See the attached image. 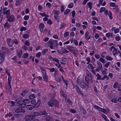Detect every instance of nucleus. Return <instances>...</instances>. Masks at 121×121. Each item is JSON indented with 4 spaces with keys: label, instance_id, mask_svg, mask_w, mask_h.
I'll return each instance as SVG.
<instances>
[{
    "label": "nucleus",
    "instance_id": "2f4dec72",
    "mask_svg": "<svg viewBox=\"0 0 121 121\" xmlns=\"http://www.w3.org/2000/svg\"><path fill=\"white\" fill-rule=\"evenodd\" d=\"M48 104L49 106L52 107L54 105V103L52 101H51L48 102Z\"/></svg>",
    "mask_w": 121,
    "mask_h": 121
},
{
    "label": "nucleus",
    "instance_id": "e433bc0d",
    "mask_svg": "<svg viewBox=\"0 0 121 121\" xmlns=\"http://www.w3.org/2000/svg\"><path fill=\"white\" fill-rule=\"evenodd\" d=\"M117 51V50L115 48L113 49L112 51V53L113 56H115L116 55V53Z\"/></svg>",
    "mask_w": 121,
    "mask_h": 121
},
{
    "label": "nucleus",
    "instance_id": "a878e982",
    "mask_svg": "<svg viewBox=\"0 0 121 121\" xmlns=\"http://www.w3.org/2000/svg\"><path fill=\"white\" fill-rule=\"evenodd\" d=\"M87 67L89 69L91 70L95 68V67L93 66L92 64H90L88 65Z\"/></svg>",
    "mask_w": 121,
    "mask_h": 121
},
{
    "label": "nucleus",
    "instance_id": "bb28decb",
    "mask_svg": "<svg viewBox=\"0 0 121 121\" xmlns=\"http://www.w3.org/2000/svg\"><path fill=\"white\" fill-rule=\"evenodd\" d=\"M112 14L110 11H109L108 12V16L110 20H112L113 19Z\"/></svg>",
    "mask_w": 121,
    "mask_h": 121
},
{
    "label": "nucleus",
    "instance_id": "2eb2a0df",
    "mask_svg": "<svg viewBox=\"0 0 121 121\" xmlns=\"http://www.w3.org/2000/svg\"><path fill=\"white\" fill-rule=\"evenodd\" d=\"M35 117L33 115H27L26 116V119H30L31 121L35 118Z\"/></svg>",
    "mask_w": 121,
    "mask_h": 121
},
{
    "label": "nucleus",
    "instance_id": "13d9d810",
    "mask_svg": "<svg viewBox=\"0 0 121 121\" xmlns=\"http://www.w3.org/2000/svg\"><path fill=\"white\" fill-rule=\"evenodd\" d=\"M54 65L56 66L57 67V68H59L61 67V65L59 63L54 64Z\"/></svg>",
    "mask_w": 121,
    "mask_h": 121
},
{
    "label": "nucleus",
    "instance_id": "ddd939ff",
    "mask_svg": "<svg viewBox=\"0 0 121 121\" xmlns=\"http://www.w3.org/2000/svg\"><path fill=\"white\" fill-rule=\"evenodd\" d=\"M10 10L9 9L8 10L5 12H3V13L4 14L7 15L6 17V18H8L9 17V16L10 15Z\"/></svg>",
    "mask_w": 121,
    "mask_h": 121
},
{
    "label": "nucleus",
    "instance_id": "37998d69",
    "mask_svg": "<svg viewBox=\"0 0 121 121\" xmlns=\"http://www.w3.org/2000/svg\"><path fill=\"white\" fill-rule=\"evenodd\" d=\"M26 28L25 27L22 26L21 27L20 29V31L21 32H23L26 31Z\"/></svg>",
    "mask_w": 121,
    "mask_h": 121
},
{
    "label": "nucleus",
    "instance_id": "f03ea898",
    "mask_svg": "<svg viewBox=\"0 0 121 121\" xmlns=\"http://www.w3.org/2000/svg\"><path fill=\"white\" fill-rule=\"evenodd\" d=\"M47 44L49 47L51 49H53L54 48V49L55 48H57V42L56 40H53L52 39H50V40L47 43Z\"/></svg>",
    "mask_w": 121,
    "mask_h": 121
},
{
    "label": "nucleus",
    "instance_id": "603ef678",
    "mask_svg": "<svg viewBox=\"0 0 121 121\" xmlns=\"http://www.w3.org/2000/svg\"><path fill=\"white\" fill-rule=\"evenodd\" d=\"M28 54L27 53H24L22 56V57L24 58H26L28 57Z\"/></svg>",
    "mask_w": 121,
    "mask_h": 121
},
{
    "label": "nucleus",
    "instance_id": "5701e85b",
    "mask_svg": "<svg viewBox=\"0 0 121 121\" xmlns=\"http://www.w3.org/2000/svg\"><path fill=\"white\" fill-rule=\"evenodd\" d=\"M40 68L41 70L42 74H46V70L42 66H41L40 67Z\"/></svg>",
    "mask_w": 121,
    "mask_h": 121
},
{
    "label": "nucleus",
    "instance_id": "4c0bfd02",
    "mask_svg": "<svg viewBox=\"0 0 121 121\" xmlns=\"http://www.w3.org/2000/svg\"><path fill=\"white\" fill-rule=\"evenodd\" d=\"M35 97V96L33 94H32L30 95L29 96V98L31 99L34 98Z\"/></svg>",
    "mask_w": 121,
    "mask_h": 121
},
{
    "label": "nucleus",
    "instance_id": "c85d7f7f",
    "mask_svg": "<svg viewBox=\"0 0 121 121\" xmlns=\"http://www.w3.org/2000/svg\"><path fill=\"white\" fill-rule=\"evenodd\" d=\"M41 113V115H44L45 116H46L48 114V113H47L45 111H42L40 112Z\"/></svg>",
    "mask_w": 121,
    "mask_h": 121
},
{
    "label": "nucleus",
    "instance_id": "7c9ffc66",
    "mask_svg": "<svg viewBox=\"0 0 121 121\" xmlns=\"http://www.w3.org/2000/svg\"><path fill=\"white\" fill-rule=\"evenodd\" d=\"M54 104L56 107L59 108V104L58 101L56 100H55Z\"/></svg>",
    "mask_w": 121,
    "mask_h": 121
},
{
    "label": "nucleus",
    "instance_id": "c756f323",
    "mask_svg": "<svg viewBox=\"0 0 121 121\" xmlns=\"http://www.w3.org/2000/svg\"><path fill=\"white\" fill-rule=\"evenodd\" d=\"M6 73H7L8 76V81L11 80V77L10 75V73H8V71H6Z\"/></svg>",
    "mask_w": 121,
    "mask_h": 121
},
{
    "label": "nucleus",
    "instance_id": "cd10ccee",
    "mask_svg": "<svg viewBox=\"0 0 121 121\" xmlns=\"http://www.w3.org/2000/svg\"><path fill=\"white\" fill-rule=\"evenodd\" d=\"M22 102L26 104H28L30 102V100L28 99H25L22 100Z\"/></svg>",
    "mask_w": 121,
    "mask_h": 121
},
{
    "label": "nucleus",
    "instance_id": "473e14b6",
    "mask_svg": "<svg viewBox=\"0 0 121 121\" xmlns=\"http://www.w3.org/2000/svg\"><path fill=\"white\" fill-rule=\"evenodd\" d=\"M28 92L27 91H23L21 94V95L23 96H24L28 94Z\"/></svg>",
    "mask_w": 121,
    "mask_h": 121
},
{
    "label": "nucleus",
    "instance_id": "58836bf2",
    "mask_svg": "<svg viewBox=\"0 0 121 121\" xmlns=\"http://www.w3.org/2000/svg\"><path fill=\"white\" fill-rule=\"evenodd\" d=\"M105 35L108 38H109L110 37H112V34H111L110 33H107Z\"/></svg>",
    "mask_w": 121,
    "mask_h": 121
},
{
    "label": "nucleus",
    "instance_id": "393cba45",
    "mask_svg": "<svg viewBox=\"0 0 121 121\" xmlns=\"http://www.w3.org/2000/svg\"><path fill=\"white\" fill-rule=\"evenodd\" d=\"M59 74L58 71L56 70L54 71V76L55 78V79L56 78V76Z\"/></svg>",
    "mask_w": 121,
    "mask_h": 121
},
{
    "label": "nucleus",
    "instance_id": "a18cd8bd",
    "mask_svg": "<svg viewBox=\"0 0 121 121\" xmlns=\"http://www.w3.org/2000/svg\"><path fill=\"white\" fill-rule=\"evenodd\" d=\"M96 76H97V79L98 80H102V78L101 76L99 73H98Z\"/></svg>",
    "mask_w": 121,
    "mask_h": 121
},
{
    "label": "nucleus",
    "instance_id": "680f3d73",
    "mask_svg": "<svg viewBox=\"0 0 121 121\" xmlns=\"http://www.w3.org/2000/svg\"><path fill=\"white\" fill-rule=\"evenodd\" d=\"M109 4L110 6L112 7H115L116 6L115 3H114L111 2Z\"/></svg>",
    "mask_w": 121,
    "mask_h": 121
},
{
    "label": "nucleus",
    "instance_id": "052dcab7",
    "mask_svg": "<svg viewBox=\"0 0 121 121\" xmlns=\"http://www.w3.org/2000/svg\"><path fill=\"white\" fill-rule=\"evenodd\" d=\"M55 79L56 81L57 82H60L61 81V79L60 77L59 78H55Z\"/></svg>",
    "mask_w": 121,
    "mask_h": 121
},
{
    "label": "nucleus",
    "instance_id": "49530a36",
    "mask_svg": "<svg viewBox=\"0 0 121 121\" xmlns=\"http://www.w3.org/2000/svg\"><path fill=\"white\" fill-rule=\"evenodd\" d=\"M117 98H114L112 99L111 100L112 102L114 103H117Z\"/></svg>",
    "mask_w": 121,
    "mask_h": 121
},
{
    "label": "nucleus",
    "instance_id": "8fccbe9b",
    "mask_svg": "<svg viewBox=\"0 0 121 121\" xmlns=\"http://www.w3.org/2000/svg\"><path fill=\"white\" fill-rule=\"evenodd\" d=\"M69 9H67L64 12V14L65 15H66L69 14L70 12Z\"/></svg>",
    "mask_w": 121,
    "mask_h": 121
},
{
    "label": "nucleus",
    "instance_id": "39448f33",
    "mask_svg": "<svg viewBox=\"0 0 121 121\" xmlns=\"http://www.w3.org/2000/svg\"><path fill=\"white\" fill-rule=\"evenodd\" d=\"M11 80L8 81V86L6 87V91L9 94H11L12 91V88L11 85H10L11 82Z\"/></svg>",
    "mask_w": 121,
    "mask_h": 121
},
{
    "label": "nucleus",
    "instance_id": "79ce46f5",
    "mask_svg": "<svg viewBox=\"0 0 121 121\" xmlns=\"http://www.w3.org/2000/svg\"><path fill=\"white\" fill-rule=\"evenodd\" d=\"M106 59L108 60L111 61L113 59L110 56H107L106 57Z\"/></svg>",
    "mask_w": 121,
    "mask_h": 121
},
{
    "label": "nucleus",
    "instance_id": "c03bdc74",
    "mask_svg": "<svg viewBox=\"0 0 121 121\" xmlns=\"http://www.w3.org/2000/svg\"><path fill=\"white\" fill-rule=\"evenodd\" d=\"M118 83L117 82H116L113 84V87L115 88L116 89L117 87V86H118Z\"/></svg>",
    "mask_w": 121,
    "mask_h": 121
},
{
    "label": "nucleus",
    "instance_id": "69168bd1",
    "mask_svg": "<svg viewBox=\"0 0 121 121\" xmlns=\"http://www.w3.org/2000/svg\"><path fill=\"white\" fill-rule=\"evenodd\" d=\"M99 60L103 63H104L105 62L104 59L102 58H100L99 59Z\"/></svg>",
    "mask_w": 121,
    "mask_h": 121
},
{
    "label": "nucleus",
    "instance_id": "4468645a",
    "mask_svg": "<svg viewBox=\"0 0 121 121\" xmlns=\"http://www.w3.org/2000/svg\"><path fill=\"white\" fill-rule=\"evenodd\" d=\"M1 51L3 52L4 54L7 53L9 51V50L6 47H2L1 48Z\"/></svg>",
    "mask_w": 121,
    "mask_h": 121
},
{
    "label": "nucleus",
    "instance_id": "4be33fe9",
    "mask_svg": "<svg viewBox=\"0 0 121 121\" xmlns=\"http://www.w3.org/2000/svg\"><path fill=\"white\" fill-rule=\"evenodd\" d=\"M52 12L54 15H59L60 13V11L57 10H54Z\"/></svg>",
    "mask_w": 121,
    "mask_h": 121
},
{
    "label": "nucleus",
    "instance_id": "aec40b11",
    "mask_svg": "<svg viewBox=\"0 0 121 121\" xmlns=\"http://www.w3.org/2000/svg\"><path fill=\"white\" fill-rule=\"evenodd\" d=\"M34 106L32 105H28L26 106V108L28 110H32L34 108Z\"/></svg>",
    "mask_w": 121,
    "mask_h": 121
},
{
    "label": "nucleus",
    "instance_id": "4d7b16f0",
    "mask_svg": "<svg viewBox=\"0 0 121 121\" xmlns=\"http://www.w3.org/2000/svg\"><path fill=\"white\" fill-rule=\"evenodd\" d=\"M48 49H45L43 50L41 52L43 54H44L45 53H46L48 51Z\"/></svg>",
    "mask_w": 121,
    "mask_h": 121
},
{
    "label": "nucleus",
    "instance_id": "6e6552de",
    "mask_svg": "<svg viewBox=\"0 0 121 121\" xmlns=\"http://www.w3.org/2000/svg\"><path fill=\"white\" fill-rule=\"evenodd\" d=\"M7 21L9 22H12L14 21L15 19L14 16L13 15H10L9 16V17L8 18Z\"/></svg>",
    "mask_w": 121,
    "mask_h": 121
},
{
    "label": "nucleus",
    "instance_id": "a19ab883",
    "mask_svg": "<svg viewBox=\"0 0 121 121\" xmlns=\"http://www.w3.org/2000/svg\"><path fill=\"white\" fill-rule=\"evenodd\" d=\"M22 37L24 39H27L29 37V36L28 34H25L23 35Z\"/></svg>",
    "mask_w": 121,
    "mask_h": 121
},
{
    "label": "nucleus",
    "instance_id": "1a4fd4ad",
    "mask_svg": "<svg viewBox=\"0 0 121 121\" xmlns=\"http://www.w3.org/2000/svg\"><path fill=\"white\" fill-rule=\"evenodd\" d=\"M89 33L88 31H86L85 34V38L86 39V41H88L90 39L91 37L89 36Z\"/></svg>",
    "mask_w": 121,
    "mask_h": 121
},
{
    "label": "nucleus",
    "instance_id": "7ed1b4c3",
    "mask_svg": "<svg viewBox=\"0 0 121 121\" xmlns=\"http://www.w3.org/2000/svg\"><path fill=\"white\" fill-rule=\"evenodd\" d=\"M31 103L32 104H35V108H37L39 106L40 104V100L39 99H38L37 102L36 103V101L35 99H33L31 101Z\"/></svg>",
    "mask_w": 121,
    "mask_h": 121
},
{
    "label": "nucleus",
    "instance_id": "9b49d317",
    "mask_svg": "<svg viewBox=\"0 0 121 121\" xmlns=\"http://www.w3.org/2000/svg\"><path fill=\"white\" fill-rule=\"evenodd\" d=\"M59 15H54V17L56 21L59 22L60 20V16H59Z\"/></svg>",
    "mask_w": 121,
    "mask_h": 121
},
{
    "label": "nucleus",
    "instance_id": "412c9836",
    "mask_svg": "<svg viewBox=\"0 0 121 121\" xmlns=\"http://www.w3.org/2000/svg\"><path fill=\"white\" fill-rule=\"evenodd\" d=\"M75 89L77 91V92L79 94L82 95L83 94L82 93L81 91H80V89L79 87L77 86H76Z\"/></svg>",
    "mask_w": 121,
    "mask_h": 121
},
{
    "label": "nucleus",
    "instance_id": "5fc2aeb1",
    "mask_svg": "<svg viewBox=\"0 0 121 121\" xmlns=\"http://www.w3.org/2000/svg\"><path fill=\"white\" fill-rule=\"evenodd\" d=\"M39 14L42 16H45L46 17H48V15L46 14L45 13H40Z\"/></svg>",
    "mask_w": 121,
    "mask_h": 121
},
{
    "label": "nucleus",
    "instance_id": "f8f14e48",
    "mask_svg": "<svg viewBox=\"0 0 121 121\" xmlns=\"http://www.w3.org/2000/svg\"><path fill=\"white\" fill-rule=\"evenodd\" d=\"M4 59V54L0 52V64H1Z\"/></svg>",
    "mask_w": 121,
    "mask_h": 121
},
{
    "label": "nucleus",
    "instance_id": "c9c22d12",
    "mask_svg": "<svg viewBox=\"0 0 121 121\" xmlns=\"http://www.w3.org/2000/svg\"><path fill=\"white\" fill-rule=\"evenodd\" d=\"M4 26V27L7 28H9L10 27L9 24L8 22L5 23Z\"/></svg>",
    "mask_w": 121,
    "mask_h": 121
},
{
    "label": "nucleus",
    "instance_id": "6e6d98bb",
    "mask_svg": "<svg viewBox=\"0 0 121 121\" xmlns=\"http://www.w3.org/2000/svg\"><path fill=\"white\" fill-rule=\"evenodd\" d=\"M97 64L98 65V67L101 69L102 68V65L101 64L100 62H98Z\"/></svg>",
    "mask_w": 121,
    "mask_h": 121
},
{
    "label": "nucleus",
    "instance_id": "f704fd0d",
    "mask_svg": "<svg viewBox=\"0 0 121 121\" xmlns=\"http://www.w3.org/2000/svg\"><path fill=\"white\" fill-rule=\"evenodd\" d=\"M60 93L61 95L64 97H65V100H66V99H67V98L66 97V94L64 93V92L62 91H60Z\"/></svg>",
    "mask_w": 121,
    "mask_h": 121
},
{
    "label": "nucleus",
    "instance_id": "774afa93",
    "mask_svg": "<svg viewBox=\"0 0 121 121\" xmlns=\"http://www.w3.org/2000/svg\"><path fill=\"white\" fill-rule=\"evenodd\" d=\"M73 3H71L69 4L68 6L69 8H73Z\"/></svg>",
    "mask_w": 121,
    "mask_h": 121
},
{
    "label": "nucleus",
    "instance_id": "b1692460",
    "mask_svg": "<svg viewBox=\"0 0 121 121\" xmlns=\"http://www.w3.org/2000/svg\"><path fill=\"white\" fill-rule=\"evenodd\" d=\"M22 98H20L17 99L16 100V102L17 104H20L22 101Z\"/></svg>",
    "mask_w": 121,
    "mask_h": 121
},
{
    "label": "nucleus",
    "instance_id": "423d86ee",
    "mask_svg": "<svg viewBox=\"0 0 121 121\" xmlns=\"http://www.w3.org/2000/svg\"><path fill=\"white\" fill-rule=\"evenodd\" d=\"M15 112L16 113H22L25 112V111L23 109L20 108H17L15 110Z\"/></svg>",
    "mask_w": 121,
    "mask_h": 121
},
{
    "label": "nucleus",
    "instance_id": "9d476101",
    "mask_svg": "<svg viewBox=\"0 0 121 121\" xmlns=\"http://www.w3.org/2000/svg\"><path fill=\"white\" fill-rule=\"evenodd\" d=\"M42 77L43 81L46 82H48V77L46 74H42Z\"/></svg>",
    "mask_w": 121,
    "mask_h": 121
},
{
    "label": "nucleus",
    "instance_id": "ea45409f",
    "mask_svg": "<svg viewBox=\"0 0 121 121\" xmlns=\"http://www.w3.org/2000/svg\"><path fill=\"white\" fill-rule=\"evenodd\" d=\"M87 5V6L89 7L90 9H91L92 8V4L91 2H89L88 3Z\"/></svg>",
    "mask_w": 121,
    "mask_h": 121
},
{
    "label": "nucleus",
    "instance_id": "f3484780",
    "mask_svg": "<svg viewBox=\"0 0 121 121\" xmlns=\"http://www.w3.org/2000/svg\"><path fill=\"white\" fill-rule=\"evenodd\" d=\"M44 27V24L42 23H40L39 25V29L41 33L43 32V28Z\"/></svg>",
    "mask_w": 121,
    "mask_h": 121
},
{
    "label": "nucleus",
    "instance_id": "864d4df0",
    "mask_svg": "<svg viewBox=\"0 0 121 121\" xmlns=\"http://www.w3.org/2000/svg\"><path fill=\"white\" fill-rule=\"evenodd\" d=\"M26 106V104L24 103H22L19 105V107L22 108H24Z\"/></svg>",
    "mask_w": 121,
    "mask_h": 121
},
{
    "label": "nucleus",
    "instance_id": "3c124183",
    "mask_svg": "<svg viewBox=\"0 0 121 121\" xmlns=\"http://www.w3.org/2000/svg\"><path fill=\"white\" fill-rule=\"evenodd\" d=\"M63 53H68L69 52L66 49H64V48H61V50H63Z\"/></svg>",
    "mask_w": 121,
    "mask_h": 121
},
{
    "label": "nucleus",
    "instance_id": "72a5a7b5",
    "mask_svg": "<svg viewBox=\"0 0 121 121\" xmlns=\"http://www.w3.org/2000/svg\"><path fill=\"white\" fill-rule=\"evenodd\" d=\"M22 0H16V4L17 6H18L20 5L22 2Z\"/></svg>",
    "mask_w": 121,
    "mask_h": 121
},
{
    "label": "nucleus",
    "instance_id": "09e8293b",
    "mask_svg": "<svg viewBox=\"0 0 121 121\" xmlns=\"http://www.w3.org/2000/svg\"><path fill=\"white\" fill-rule=\"evenodd\" d=\"M105 78H106V79L108 80L109 79V78L107 75H105L102 78V80H103Z\"/></svg>",
    "mask_w": 121,
    "mask_h": 121
},
{
    "label": "nucleus",
    "instance_id": "6ab92c4d",
    "mask_svg": "<svg viewBox=\"0 0 121 121\" xmlns=\"http://www.w3.org/2000/svg\"><path fill=\"white\" fill-rule=\"evenodd\" d=\"M17 55L20 58L22 54V51L21 49H19L17 51Z\"/></svg>",
    "mask_w": 121,
    "mask_h": 121
},
{
    "label": "nucleus",
    "instance_id": "a211bd4d",
    "mask_svg": "<svg viewBox=\"0 0 121 121\" xmlns=\"http://www.w3.org/2000/svg\"><path fill=\"white\" fill-rule=\"evenodd\" d=\"M32 115H33L35 118L36 116H41V113L40 111L34 112H33Z\"/></svg>",
    "mask_w": 121,
    "mask_h": 121
},
{
    "label": "nucleus",
    "instance_id": "20e7f679",
    "mask_svg": "<svg viewBox=\"0 0 121 121\" xmlns=\"http://www.w3.org/2000/svg\"><path fill=\"white\" fill-rule=\"evenodd\" d=\"M67 48L70 52L73 54H74L76 51H78V50L76 48L72 47L71 46H68Z\"/></svg>",
    "mask_w": 121,
    "mask_h": 121
},
{
    "label": "nucleus",
    "instance_id": "e2e57ef3",
    "mask_svg": "<svg viewBox=\"0 0 121 121\" xmlns=\"http://www.w3.org/2000/svg\"><path fill=\"white\" fill-rule=\"evenodd\" d=\"M29 18V17L27 15H25L23 17L24 19L25 20H27Z\"/></svg>",
    "mask_w": 121,
    "mask_h": 121
},
{
    "label": "nucleus",
    "instance_id": "dca6fc26",
    "mask_svg": "<svg viewBox=\"0 0 121 121\" xmlns=\"http://www.w3.org/2000/svg\"><path fill=\"white\" fill-rule=\"evenodd\" d=\"M109 111V108L107 109L103 108L102 110H99V111L103 112L104 114H107L108 113Z\"/></svg>",
    "mask_w": 121,
    "mask_h": 121
},
{
    "label": "nucleus",
    "instance_id": "338daca9",
    "mask_svg": "<svg viewBox=\"0 0 121 121\" xmlns=\"http://www.w3.org/2000/svg\"><path fill=\"white\" fill-rule=\"evenodd\" d=\"M49 38L48 37H45L43 39V40L45 42H46L48 41Z\"/></svg>",
    "mask_w": 121,
    "mask_h": 121
},
{
    "label": "nucleus",
    "instance_id": "f257e3e1",
    "mask_svg": "<svg viewBox=\"0 0 121 121\" xmlns=\"http://www.w3.org/2000/svg\"><path fill=\"white\" fill-rule=\"evenodd\" d=\"M85 79L86 82H84L82 80H80L78 78L77 83L82 88L84 89H86L88 88L89 81L88 80L86 79V77Z\"/></svg>",
    "mask_w": 121,
    "mask_h": 121
},
{
    "label": "nucleus",
    "instance_id": "bf43d9fd",
    "mask_svg": "<svg viewBox=\"0 0 121 121\" xmlns=\"http://www.w3.org/2000/svg\"><path fill=\"white\" fill-rule=\"evenodd\" d=\"M105 8L104 7H102L100 9L99 12L100 13H102L105 11Z\"/></svg>",
    "mask_w": 121,
    "mask_h": 121
},
{
    "label": "nucleus",
    "instance_id": "0e129e2a",
    "mask_svg": "<svg viewBox=\"0 0 121 121\" xmlns=\"http://www.w3.org/2000/svg\"><path fill=\"white\" fill-rule=\"evenodd\" d=\"M69 33L68 32H66L64 35V36L65 38H66L69 35Z\"/></svg>",
    "mask_w": 121,
    "mask_h": 121
},
{
    "label": "nucleus",
    "instance_id": "de8ad7c7",
    "mask_svg": "<svg viewBox=\"0 0 121 121\" xmlns=\"http://www.w3.org/2000/svg\"><path fill=\"white\" fill-rule=\"evenodd\" d=\"M48 69L49 70V72H53L55 70V68L53 67L51 68H48Z\"/></svg>",
    "mask_w": 121,
    "mask_h": 121
},
{
    "label": "nucleus",
    "instance_id": "0eeeda50",
    "mask_svg": "<svg viewBox=\"0 0 121 121\" xmlns=\"http://www.w3.org/2000/svg\"><path fill=\"white\" fill-rule=\"evenodd\" d=\"M7 43L8 46L10 47L12 46L13 44V40L10 38L7 39Z\"/></svg>",
    "mask_w": 121,
    "mask_h": 121
}]
</instances>
